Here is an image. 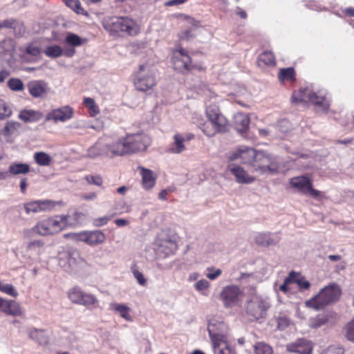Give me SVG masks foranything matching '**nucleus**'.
Returning a JSON list of instances; mask_svg holds the SVG:
<instances>
[{"mask_svg":"<svg viewBox=\"0 0 354 354\" xmlns=\"http://www.w3.org/2000/svg\"><path fill=\"white\" fill-rule=\"evenodd\" d=\"M342 293L341 288L337 283H330L323 288L319 292L306 301V306L319 310L326 306L337 301Z\"/></svg>","mask_w":354,"mask_h":354,"instance_id":"nucleus-1","label":"nucleus"},{"mask_svg":"<svg viewBox=\"0 0 354 354\" xmlns=\"http://www.w3.org/2000/svg\"><path fill=\"white\" fill-rule=\"evenodd\" d=\"M249 156L253 160L252 167L261 174H276L278 173L279 164L275 157L264 151L248 150Z\"/></svg>","mask_w":354,"mask_h":354,"instance_id":"nucleus-2","label":"nucleus"},{"mask_svg":"<svg viewBox=\"0 0 354 354\" xmlns=\"http://www.w3.org/2000/svg\"><path fill=\"white\" fill-rule=\"evenodd\" d=\"M104 28L111 34L119 32H126L129 35H136L139 29L136 22L127 17H111L103 23Z\"/></svg>","mask_w":354,"mask_h":354,"instance_id":"nucleus-3","label":"nucleus"},{"mask_svg":"<svg viewBox=\"0 0 354 354\" xmlns=\"http://www.w3.org/2000/svg\"><path fill=\"white\" fill-rule=\"evenodd\" d=\"M59 265L68 272L76 273L84 269L87 263L77 250H71L60 254Z\"/></svg>","mask_w":354,"mask_h":354,"instance_id":"nucleus-4","label":"nucleus"},{"mask_svg":"<svg viewBox=\"0 0 354 354\" xmlns=\"http://www.w3.org/2000/svg\"><path fill=\"white\" fill-rule=\"evenodd\" d=\"M206 114L215 131L207 132L203 129V132L209 137L215 134L216 132H225L227 131V120L223 115L216 105H210L206 109Z\"/></svg>","mask_w":354,"mask_h":354,"instance_id":"nucleus-5","label":"nucleus"},{"mask_svg":"<svg viewBox=\"0 0 354 354\" xmlns=\"http://www.w3.org/2000/svg\"><path fill=\"white\" fill-rule=\"evenodd\" d=\"M177 245L167 234H160L154 242V250L158 258L164 259L176 250Z\"/></svg>","mask_w":354,"mask_h":354,"instance_id":"nucleus-6","label":"nucleus"},{"mask_svg":"<svg viewBox=\"0 0 354 354\" xmlns=\"http://www.w3.org/2000/svg\"><path fill=\"white\" fill-rule=\"evenodd\" d=\"M269 308L270 304L267 300L254 295L247 302L246 312L250 316L259 319L266 316Z\"/></svg>","mask_w":354,"mask_h":354,"instance_id":"nucleus-7","label":"nucleus"},{"mask_svg":"<svg viewBox=\"0 0 354 354\" xmlns=\"http://www.w3.org/2000/svg\"><path fill=\"white\" fill-rule=\"evenodd\" d=\"M289 184L298 192L313 198H316L320 194L319 191L313 189L311 180L306 176L293 177L289 180Z\"/></svg>","mask_w":354,"mask_h":354,"instance_id":"nucleus-8","label":"nucleus"},{"mask_svg":"<svg viewBox=\"0 0 354 354\" xmlns=\"http://www.w3.org/2000/svg\"><path fill=\"white\" fill-rule=\"evenodd\" d=\"M140 141L139 139L131 137H126L123 139L118 140L117 142L109 144L110 155L112 156H123L127 153H131V151H135L144 147L141 145L138 147H132L133 141Z\"/></svg>","mask_w":354,"mask_h":354,"instance_id":"nucleus-9","label":"nucleus"},{"mask_svg":"<svg viewBox=\"0 0 354 354\" xmlns=\"http://www.w3.org/2000/svg\"><path fill=\"white\" fill-rule=\"evenodd\" d=\"M134 84L136 88L140 91H147L156 84L155 77L153 73L148 70L146 65H140Z\"/></svg>","mask_w":354,"mask_h":354,"instance_id":"nucleus-10","label":"nucleus"},{"mask_svg":"<svg viewBox=\"0 0 354 354\" xmlns=\"http://www.w3.org/2000/svg\"><path fill=\"white\" fill-rule=\"evenodd\" d=\"M172 64L174 68L181 73L189 72L194 68L187 50L182 48L174 51Z\"/></svg>","mask_w":354,"mask_h":354,"instance_id":"nucleus-11","label":"nucleus"},{"mask_svg":"<svg viewBox=\"0 0 354 354\" xmlns=\"http://www.w3.org/2000/svg\"><path fill=\"white\" fill-rule=\"evenodd\" d=\"M207 330L212 343L225 339L227 326L223 321L212 319L209 321Z\"/></svg>","mask_w":354,"mask_h":354,"instance_id":"nucleus-12","label":"nucleus"},{"mask_svg":"<svg viewBox=\"0 0 354 354\" xmlns=\"http://www.w3.org/2000/svg\"><path fill=\"white\" fill-rule=\"evenodd\" d=\"M241 290L237 286L231 285L225 287L220 294V297L226 308L235 306L239 304Z\"/></svg>","mask_w":354,"mask_h":354,"instance_id":"nucleus-13","label":"nucleus"},{"mask_svg":"<svg viewBox=\"0 0 354 354\" xmlns=\"http://www.w3.org/2000/svg\"><path fill=\"white\" fill-rule=\"evenodd\" d=\"M292 102H310L314 104L321 105L325 100V97L323 95H318L314 93L308 88H300L298 94L293 93L292 96Z\"/></svg>","mask_w":354,"mask_h":354,"instance_id":"nucleus-14","label":"nucleus"},{"mask_svg":"<svg viewBox=\"0 0 354 354\" xmlns=\"http://www.w3.org/2000/svg\"><path fill=\"white\" fill-rule=\"evenodd\" d=\"M56 203L53 201H35L24 204V208L27 214L39 212L50 211L55 207Z\"/></svg>","mask_w":354,"mask_h":354,"instance_id":"nucleus-15","label":"nucleus"},{"mask_svg":"<svg viewBox=\"0 0 354 354\" xmlns=\"http://www.w3.org/2000/svg\"><path fill=\"white\" fill-rule=\"evenodd\" d=\"M73 111L69 106H65L62 108L54 109L48 113L45 118V121L54 120L65 122L73 118Z\"/></svg>","mask_w":354,"mask_h":354,"instance_id":"nucleus-16","label":"nucleus"},{"mask_svg":"<svg viewBox=\"0 0 354 354\" xmlns=\"http://www.w3.org/2000/svg\"><path fill=\"white\" fill-rule=\"evenodd\" d=\"M29 93L35 98H43L49 91L48 84L43 80H32L27 84Z\"/></svg>","mask_w":354,"mask_h":354,"instance_id":"nucleus-17","label":"nucleus"},{"mask_svg":"<svg viewBox=\"0 0 354 354\" xmlns=\"http://www.w3.org/2000/svg\"><path fill=\"white\" fill-rule=\"evenodd\" d=\"M286 349L289 352L299 354H311L313 351V344L310 341L301 338L295 342L288 344Z\"/></svg>","mask_w":354,"mask_h":354,"instance_id":"nucleus-18","label":"nucleus"},{"mask_svg":"<svg viewBox=\"0 0 354 354\" xmlns=\"http://www.w3.org/2000/svg\"><path fill=\"white\" fill-rule=\"evenodd\" d=\"M228 169L236 177V181L239 184H250L255 180L254 177L250 176L239 165L231 164L228 166Z\"/></svg>","mask_w":354,"mask_h":354,"instance_id":"nucleus-19","label":"nucleus"},{"mask_svg":"<svg viewBox=\"0 0 354 354\" xmlns=\"http://www.w3.org/2000/svg\"><path fill=\"white\" fill-rule=\"evenodd\" d=\"M88 156L96 158L99 156H108L110 155L109 143L103 140H98L87 151Z\"/></svg>","mask_w":354,"mask_h":354,"instance_id":"nucleus-20","label":"nucleus"},{"mask_svg":"<svg viewBox=\"0 0 354 354\" xmlns=\"http://www.w3.org/2000/svg\"><path fill=\"white\" fill-rule=\"evenodd\" d=\"M77 236L79 240L91 245L102 243L105 241L104 234L99 230L81 232Z\"/></svg>","mask_w":354,"mask_h":354,"instance_id":"nucleus-21","label":"nucleus"},{"mask_svg":"<svg viewBox=\"0 0 354 354\" xmlns=\"http://www.w3.org/2000/svg\"><path fill=\"white\" fill-rule=\"evenodd\" d=\"M3 28L12 29L17 36H21L25 32L23 22L14 18L0 21V30Z\"/></svg>","mask_w":354,"mask_h":354,"instance_id":"nucleus-22","label":"nucleus"},{"mask_svg":"<svg viewBox=\"0 0 354 354\" xmlns=\"http://www.w3.org/2000/svg\"><path fill=\"white\" fill-rule=\"evenodd\" d=\"M250 121L248 115L237 113L234 116V127L240 133H245L249 129Z\"/></svg>","mask_w":354,"mask_h":354,"instance_id":"nucleus-23","label":"nucleus"},{"mask_svg":"<svg viewBox=\"0 0 354 354\" xmlns=\"http://www.w3.org/2000/svg\"><path fill=\"white\" fill-rule=\"evenodd\" d=\"M5 303L3 304L1 311L4 313L12 315L19 316L22 313L20 305L14 300L5 299Z\"/></svg>","mask_w":354,"mask_h":354,"instance_id":"nucleus-24","label":"nucleus"},{"mask_svg":"<svg viewBox=\"0 0 354 354\" xmlns=\"http://www.w3.org/2000/svg\"><path fill=\"white\" fill-rule=\"evenodd\" d=\"M67 217L65 215H59L48 218L53 234L58 233L66 227Z\"/></svg>","mask_w":354,"mask_h":354,"instance_id":"nucleus-25","label":"nucleus"},{"mask_svg":"<svg viewBox=\"0 0 354 354\" xmlns=\"http://www.w3.org/2000/svg\"><path fill=\"white\" fill-rule=\"evenodd\" d=\"M279 241L278 237H272L270 233H260L255 237V242L261 246L275 245Z\"/></svg>","mask_w":354,"mask_h":354,"instance_id":"nucleus-26","label":"nucleus"},{"mask_svg":"<svg viewBox=\"0 0 354 354\" xmlns=\"http://www.w3.org/2000/svg\"><path fill=\"white\" fill-rule=\"evenodd\" d=\"M127 137H131V138H136V140L137 139H139L140 141H133V143H132V147H140V145H144V147L140 149H138L135 151H131V153H137V152H139V151H142L144 150H145L147 149V147L150 144V138L145 133H136V134H131V135H128L127 136Z\"/></svg>","mask_w":354,"mask_h":354,"instance_id":"nucleus-27","label":"nucleus"},{"mask_svg":"<svg viewBox=\"0 0 354 354\" xmlns=\"http://www.w3.org/2000/svg\"><path fill=\"white\" fill-rule=\"evenodd\" d=\"M42 117V113L34 110H23L19 115V118L25 122H37L40 120Z\"/></svg>","mask_w":354,"mask_h":354,"instance_id":"nucleus-28","label":"nucleus"},{"mask_svg":"<svg viewBox=\"0 0 354 354\" xmlns=\"http://www.w3.org/2000/svg\"><path fill=\"white\" fill-rule=\"evenodd\" d=\"M32 231L41 236L53 234L48 218L39 221L32 228Z\"/></svg>","mask_w":354,"mask_h":354,"instance_id":"nucleus-29","label":"nucleus"},{"mask_svg":"<svg viewBox=\"0 0 354 354\" xmlns=\"http://www.w3.org/2000/svg\"><path fill=\"white\" fill-rule=\"evenodd\" d=\"M248 150L254 149L248 147H241L238 149L230 154L229 157L230 160L232 161L241 158L244 162H250L251 158L249 156Z\"/></svg>","mask_w":354,"mask_h":354,"instance_id":"nucleus-30","label":"nucleus"},{"mask_svg":"<svg viewBox=\"0 0 354 354\" xmlns=\"http://www.w3.org/2000/svg\"><path fill=\"white\" fill-rule=\"evenodd\" d=\"M140 169L143 186L146 189H151L154 186L156 182V178L153 176V172L151 170L143 167H141Z\"/></svg>","mask_w":354,"mask_h":354,"instance_id":"nucleus-31","label":"nucleus"},{"mask_svg":"<svg viewBox=\"0 0 354 354\" xmlns=\"http://www.w3.org/2000/svg\"><path fill=\"white\" fill-rule=\"evenodd\" d=\"M257 64L259 67L274 65L275 58L273 53L270 51H265L260 54L258 58Z\"/></svg>","mask_w":354,"mask_h":354,"instance_id":"nucleus-32","label":"nucleus"},{"mask_svg":"<svg viewBox=\"0 0 354 354\" xmlns=\"http://www.w3.org/2000/svg\"><path fill=\"white\" fill-rule=\"evenodd\" d=\"M174 138V142L171 146L169 150L174 153H180L183 152L185 149V147L184 145L185 138L180 133L176 134Z\"/></svg>","mask_w":354,"mask_h":354,"instance_id":"nucleus-33","label":"nucleus"},{"mask_svg":"<svg viewBox=\"0 0 354 354\" xmlns=\"http://www.w3.org/2000/svg\"><path fill=\"white\" fill-rule=\"evenodd\" d=\"M30 171V166L26 163L14 162L9 166L10 175L26 174Z\"/></svg>","mask_w":354,"mask_h":354,"instance_id":"nucleus-34","label":"nucleus"},{"mask_svg":"<svg viewBox=\"0 0 354 354\" xmlns=\"http://www.w3.org/2000/svg\"><path fill=\"white\" fill-rule=\"evenodd\" d=\"M214 354H232L226 339L212 342Z\"/></svg>","mask_w":354,"mask_h":354,"instance_id":"nucleus-35","label":"nucleus"},{"mask_svg":"<svg viewBox=\"0 0 354 354\" xmlns=\"http://www.w3.org/2000/svg\"><path fill=\"white\" fill-rule=\"evenodd\" d=\"M29 336L31 339L37 341L39 344H45L48 342L46 332L43 330L33 329L30 331Z\"/></svg>","mask_w":354,"mask_h":354,"instance_id":"nucleus-36","label":"nucleus"},{"mask_svg":"<svg viewBox=\"0 0 354 354\" xmlns=\"http://www.w3.org/2000/svg\"><path fill=\"white\" fill-rule=\"evenodd\" d=\"M44 53L47 57L55 59L62 55L63 50L58 45H53L46 46Z\"/></svg>","mask_w":354,"mask_h":354,"instance_id":"nucleus-37","label":"nucleus"},{"mask_svg":"<svg viewBox=\"0 0 354 354\" xmlns=\"http://www.w3.org/2000/svg\"><path fill=\"white\" fill-rule=\"evenodd\" d=\"M34 159L41 166H48L52 161V158L46 153L42 151L35 153Z\"/></svg>","mask_w":354,"mask_h":354,"instance_id":"nucleus-38","label":"nucleus"},{"mask_svg":"<svg viewBox=\"0 0 354 354\" xmlns=\"http://www.w3.org/2000/svg\"><path fill=\"white\" fill-rule=\"evenodd\" d=\"M68 298L73 302L80 304L84 292L79 287H74L68 291Z\"/></svg>","mask_w":354,"mask_h":354,"instance_id":"nucleus-39","label":"nucleus"},{"mask_svg":"<svg viewBox=\"0 0 354 354\" xmlns=\"http://www.w3.org/2000/svg\"><path fill=\"white\" fill-rule=\"evenodd\" d=\"M295 75V71L292 67L281 68L279 72V79L281 81H284L286 80H294Z\"/></svg>","mask_w":354,"mask_h":354,"instance_id":"nucleus-40","label":"nucleus"},{"mask_svg":"<svg viewBox=\"0 0 354 354\" xmlns=\"http://www.w3.org/2000/svg\"><path fill=\"white\" fill-rule=\"evenodd\" d=\"M66 43L71 46H80L83 43V39L76 34L68 32L65 39Z\"/></svg>","mask_w":354,"mask_h":354,"instance_id":"nucleus-41","label":"nucleus"},{"mask_svg":"<svg viewBox=\"0 0 354 354\" xmlns=\"http://www.w3.org/2000/svg\"><path fill=\"white\" fill-rule=\"evenodd\" d=\"M66 5L71 8L73 11H75L77 14H82L84 15H87V12H86L82 7L80 2L79 0H64Z\"/></svg>","mask_w":354,"mask_h":354,"instance_id":"nucleus-42","label":"nucleus"},{"mask_svg":"<svg viewBox=\"0 0 354 354\" xmlns=\"http://www.w3.org/2000/svg\"><path fill=\"white\" fill-rule=\"evenodd\" d=\"M0 291L12 297H17L19 295L15 288L10 283H5L0 281Z\"/></svg>","mask_w":354,"mask_h":354,"instance_id":"nucleus-43","label":"nucleus"},{"mask_svg":"<svg viewBox=\"0 0 354 354\" xmlns=\"http://www.w3.org/2000/svg\"><path fill=\"white\" fill-rule=\"evenodd\" d=\"M80 304L88 308L95 307L97 304V299L93 295L84 292Z\"/></svg>","mask_w":354,"mask_h":354,"instance_id":"nucleus-44","label":"nucleus"},{"mask_svg":"<svg viewBox=\"0 0 354 354\" xmlns=\"http://www.w3.org/2000/svg\"><path fill=\"white\" fill-rule=\"evenodd\" d=\"M114 309L120 313V316L127 321H131V317L129 315V308L124 304H115Z\"/></svg>","mask_w":354,"mask_h":354,"instance_id":"nucleus-45","label":"nucleus"},{"mask_svg":"<svg viewBox=\"0 0 354 354\" xmlns=\"http://www.w3.org/2000/svg\"><path fill=\"white\" fill-rule=\"evenodd\" d=\"M8 86L14 91H21L24 88L22 81L19 78H10L8 82Z\"/></svg>","mask_w":354,"mask_h":354,"instance_id":"nucleus-46","label":"nucleus"},{"mask_svg":"<svg viewBox=\"0 0 354 354\" xmlns=\"http://www.w3.org/2000/svg\"><path fill=\"white\" fill-rule=\"evenodd\" d=\"M19 126L20 124L17 122H8L3 129V135L4 136H11L19 127Z\"/></svg>","mask_w":354,"mask_h":354,"instance_id":"nucleus-47","label":"nucleus"},{"mask_svg":"<svg viewBox=\"0 0 354 354\" xmlns=\"http://www.w3.org/2000/svg\"><path fill=\"white\" fill-rule=\"evenodd\" d=\"M256 354H272V348L263 342L257 343L254 346Z\"/></svg>","mask_w":354,"mask_h":354,"instance_id":"nucleus-48","label":"nucleus"},{"mask_svg":"<svg viewBox=\"0 0 354 354\" xmlns=\"http://www.w3.org/2000/svg\"><path fill=\"white\" fill-rule=\"evenodd\" d=\"M11 114V109L6 105L3 100L0 99V120L8 118Z\"/></svg>","mask_w":354,"mask_h":354,"instance_id":"nucleus-49","label":"nucleus"},{"mask_svg":"<svg viewBox=\"0 0 354 354\" xmlns=\"http://www.w3.org/2000/svg\"><path fill=\"white\" fill-rule=\"evenodd\" d=\"M44 243L41 241H33L28 243V249L30 251L40 254L43 250Z\"/></svg>","mask_w":354,"mask_h":354,"instance_id":"nucleus-50","label":"nucleus"},{"mask_svg":"<svg viewBox=\"0 0 354 354\" xmlns=\"http://www.w3.org/2000/svg\"><path fill=\"white\" fill-rule=\"evenodd\" d=\"M207 270L208 272L206 274V277L210 280L216 279L222 274V270L221 269H215L214 267H209Z\"/></svg>","mask_w":354,"mask_h":354,"instance_id":"nucleus-51","label":"nucleus"},{"mask_svg":"<svg viewBox=\"0 0 354 354\" xmlns=\"http://www.w3.org/2000/svg\"><path fill=\"white\" fill-rule=\"evenodd\" d=\"M85 180H86V182L89 184H93V185H97V186H100L102 183H103V180H102V178L99 176V175H88V176H86L85 177Z\"/></svg>","mask_w":354,"mask_h":354,"instance_id":"nucleus-52","label":"nucleus"},{"mask_svg":"<svg viewBox=\"0 0 354 354\" xmlns=\"http://www.w3.org/2000/svg\"><path fill=\"white\" fill-rule=\"evenodd\" d=\"M346 338L354 342V318L346 325Z\"/></svg>","mask_w":354,"mask_h":354,"instance_id":"nucleus-53","label":"nucleus"},{"mask_svg":"<svg viewBox=\"0 0 354 354\" xmlns=\"http://www.w3.org/2000/svg\"><path fill=\"white\" fill-rule=\"evenodd\" d=\"M209 282L206 279H201L196 283L194 287L196 290L201 292L207 290L209 287Z\"/></svg>","mask_w":354,"mask_h":354,"instance_id":"nucleus-54","label":"nucleus"},{"mask_svg":"<svg viewBox=\"0 0 354 354\" xmlns=\"http://www.w3.org/2000/svg\"><path fill=\"white\" fill-rule=\"evenodd\" d=\"M26 52L30 55L37 56L41 53V49L36 45L30 44L26 47Z\"/></svg>","mask_w":354,"mask_h":354,"instance_id":"nucleus-55","label":"nucleus"},{"mask_svg":"<svg viewBox=\"0 0 354 354\" xmlns=\"http://www.w3.org/2000/svg\"><path fill=\"white\" fill-rule=\"evenodd\" d=\"M132 272L138 283L141 286H145L146 284V279L142 273L136 269H133Z\"/></svg>","mask_w":354,"mask_h":354,"instance_id":"nucleus-56","label":"nucleus"},{"mask_svg":"<svg viewBox=\"0 0 354 354\" xmlns=\"http://www.w3.org/2000/svg\"><path fill=\"white\" fill-rule=\"evenodd\" d=\"M322 354H344V350L342 348L329 346Z\"/></svg>","mask_w":354,"mask_h":354,"instance_id":"nucleus-57","label":"nucleus"},{"mask_svg":"<svg viewBox=\"0 0 354 354\" xmlns=\"http://www.w3.org/2000/svg\"><path fill=\"white\" fill-rule=\"evenodd\" d=\"M297 283L299 289H301V290H308L310 286V282L308 281L304 280L303 279H298L297 281Z\"/></svg>","mask_w":354,"mask_h":354,"instance_id":"nucleus-58","label":"nucleus"},{"mask_svg":"<svg viewBox=\"0 0 354 354\" xmlns=\"http://www.w3.org/2000/svg\"><path fill=\"white\" fill-rule=\"evenodd\" d=\"M85 106L88 107L89 109L91 108L95 109V100L93 98L91 97H85L84 99V102Z\"/></svg>","mask_w":354,"mask_h":354,"instance_id":"nucleus-59","label":"nucleus"},{"mask_svg":"<svg viewBox=\"0 0 354 354\" xmlns=\"http://www.w3.org/2000/svg\"><path fill=\"white\" fill-rule=\"evenodd\" d=\"M289 322L286 318H279L278 319V328L280 330H284L288 326Z\"/></svg>","mask_w":354,"mask_h":354,"instance_id":"nucleus-60","label":"nucleus"},{"mask_svg":"<svg viewBox=\"0 0 354 354\" xmlns=\"http://www.w3.org/2000/svg\"><path fill=\"white\" fill-rule=\"evenodd\" d=\"M109 220V217L103 216L95 220L94 222L96 226H102L104 225H106Z\"/></svg>","mask_w":354,"mask_h":354,"instance_id":"nucleus-61","label":"nucleus"},{"mask_svg":"<svg viewBox=\"0 0 354 354\" xmlns=\"http://www.w3.org/2000/svg\"><path fill=\"white\" fill-rule=\"evenodd\" d=\"M291 282V279L290 278H286L283 284H281L279 287L280 290H281L283 292H287L288 290V286Z\"/></svg>","mask_w":354,"mask_h":354,"instance_id":"nucleus-62","label":"nucleus"},{"mask_svg":"<svg viewBox=\"0 0 354 354\" xmlns=\"http://www.w3.org/2000/svg\"><path fill=\"white\" fill-rule=\"evenodd\" d=\"M97 198V194L95 192H91L88 194H84L82 198L85 201H94Z\"/></svg>","mask_w":354,"mask_h":354,"instance_id":"nucleus-63","label":"nucleus"},{"mask_svg":"<svg viewBox=\"0 0 354 354\" xmlns=\"http://www.w3.org/2000/svg\"><path fill=\"white\" fill-rule=\"evenodd\" d=\"M327 321V319L324 317H318L316 319V323L315 324L316 327H319L322 326V324H325Z\"/></svg>","mask_w":354,"mask_h":354,"instance_id":"nucleus-64","label":"nucleus"}]
</instances>
